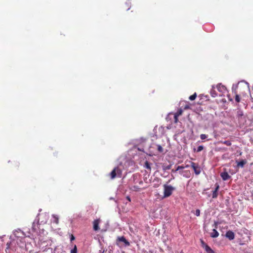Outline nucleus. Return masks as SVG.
Segmentation results:
<instances>
[{"label": "nucleus", "instance_id": "nucleus-1", "mask_svg": "<svg viewBox=\"0 0 253 253\" xmlns=\"http://www.w3.org/2000/svg\"><path fill=\"white\" fill-rule=\"evenodd\" d=\"M13 237L12 240L6 244L7 247L5 249L6 253H12L16 251L17 247L23 248L25 246L24 233L20 229L16 230L13 232Z\"/></svg>", "mask_w": 253, "mask_h": 253}, {"label": "nucleus", "instance_id": "nucleus-2", "mask_svg": "<svg viewBox=\"0 0 253 253\" xmlns=\"http://www.w3.org/2000/svg\"><path fill=\"white\" fill-rule=\"evenodd\" d=\"M236 118L240 127L244 126L247 122V116L244 114L243 111L240 109H238L236 113Z\"/></svg>", "mask_w": 253, "mask_h": 253}, {"label": "nucleus", "instance_id": "nucleus-3", "mask_svg": "<svg viewBox=\"0 0 253 253\" xmlns=\"http://www.w3.org/2000/svg\"><path fill=\"white\" fill-rule=\"evenodd\" d=\"M170 180H169L167 184L163 185L164 187V195L163 198H168L169 197L172 193L173 191L175 190V187L170 185H168V183L170 182Z\"/></svg>", "mask_w": 253, "mask_h": 253}, {"label": "nucleus", "instance_id": "nucleus-4", "mask_svg": "<svg viewBox=\"0 0 253 253\" xmlns=\"http://www.w3.org/2000/svg\"><path fill=\"white\" fill-rule=\"evenodd\" d=\"M116 244L117 246L121 248L126 247L130 246V243L126 239L124 236H118L116 240Z\"/></svg>", "mask_w": 253, "mask_h": 253}, {"label": "nucleus", "instance_id": "nucleus-5", "mask_svg": "<svg viewBox=\"0 0 253 253\" xmlns=\"http://www.w3.org/2000/svg\"><path fill=\"white\" fill-rule=\"evenodd\" d=\"M39 225V219L37 218V217L34 221L32 224V231L34 233H38V229Z\"/></svg>", "mask_w": 253, "mask_h": 253}, {"label": "nucleus", "instance_id": "nucleus-6", "mask_svg": "<svg viewBox=\"0 0 253 253\" xmlns=\"http://www.w3.org/2000/svg\"><path fill=\"white\" fill-rule=\"evenodd\" d=\"M216 88L218 91L221 93V94H219V96H222L227 92L226 87L224 85H222L221 84H218L216 86Z\"/></svg>", "mask_w": 253, "mask_h": 253}, {"label": "nucleus", "instance_id": "nucleus-7", "mask_svg": "<svg viewBox=\"0 0 253 253\" xmlns=\"http://www.w3.org/2000/svg\"><path fill=\"white\" fill-rule=\"evenodd\" d=\"M191 166L193 168L194 172L196 175H199L201 173V168L199 166L198 164H196L194 162H192Z\"/></svg>", "mask_w": 253, "mask_h": 253}, {"label": "nucleus", "instance_id": "nucleus-8", "mask_svg": "<svg viewBox=\"0 0 253 253\" xmlns=\"http://www.w3.org/2000/svg\"><path fill=\"white\" fill-rule=\"evenodd\" d=\"M220 175L224 181L227 180L231 178V176L226 172L223 171L220 173Z\"/></svg>", "mask_w": 253, "mask_h": 253}, {"label": "nucleus", "instance_id": "nucleus-9", "mask_svg": "<svg viewBox=\"0 0 253 253\" xmlns=\"http://www.w3.org/2000/svg\"><path fill=\"white\" fill-rule=\"evenodd\" d=\"M225 237L229 240H232L235 238V234L233 231L229 230L226 232Z\"/></svg>", "mask_w": 253, "mask_h": 253}, {"label": "nucleus", "instance_id": "nucleus-10", "mask_svg": "<svg viewBox=\"0 0 253 253\" xmlns=\"http://www.w3.org/2000/svg\"><path fill=\"white\" fill-rule=\"evenodd\" d=\"M215 188L214 190L212 192V198H216L217 197V191L219 189V186L218 184H215Z\"/></svg>", "mask_w": 253, "mask_h": 253}, {"label": "nucleus", "instance_id": "nucleus-11", "mask_svg": "<svg viewBox=\"0 0 253 253\" xmlns=\"http://www.w3.org/2000/svg\"><path fill=\"white\" fill-rule=\"evenodd\" d=\"M153 148L155 149H157L158 152L159 153H162L163 152V147L159 144H153Z\"/></svg>", "mask_w": 253, "mask_h": 253}, {"label": "nucleus", "instance_id": "nucleus-12", "mask_svg": "<svg viewBox=\"0 0 253 253\" xmlns=\"http://www.w3.org/2000/svg\"><path fill=\"white\" fill-rule=\"evenodd\" d=\"M247 162L245 160H242L238 162H237V165L236 167H241L243 168L245 166V165L246 164Z\"/></svg>", "mask_w": 253, "mask_h": 253}, {"label": "nucleus", "instance_id": "nucleus-13", "mask_svg": "<svg viewBox=\"0 0 253 253\" xmlns=\"http://www.w3.org/2000/svg\"><path fill=\"white\" fill-rule=\"evenodd\" d=\"M93 229L95 230V231H97L99 229V220H95L94 221H93Z\"/></svg>", "mask_w": 253, "mask_h": 253}, {"label": "nucleus", "instance_id": "nucleus-14", "mask_svg": "<svg viewBox=\"0 0 253 253\" xmlns=\"http://www.w3.org/2000/svg\"><path fill=\"white\" fill-rule=\"evenodd\" d=\"M218 235H219L218 232L215 229H213L212 230V232L211 233V237L212 238H216L218 236Z\"/></svg>", "mask_w": 253, "mask_h": 253}, {"label": "nucleus", "instance_id": "nucleus-15", "mask_svg": "<svg viewBox=\"0 0 253 253\" xmlns=\"http://www.w3.org/2000/svg\"><path fill=\"white\" fill-rule=\"evenodd\" d=\"M183 112L182 109H179L175 114H174V120L175 122H176L177 121V117L181 115Z\"/></svg>", "mask_w": 253, "mask_h": 253}, {"label": "nucleus", "instance_id": "nucleus-16", "mask_svg": "<svg viewBox=\"0 0 253 253\" xmlns=\"http://www.w3.org/2000/svg\"><path fill=\"white\" fill-rule=\"evenodd\" d=\"M214 87L213 85L212 86V88L211 90L210 93L212 97H215L217 96V94L216 93L215 90H214Z\"/></svg>", "mask_w": 253, "mask_h": 253}, {"label": "nucleus", "instance_id": "nucleus-17", "mask_svg": "<svg viewBox=\"0 0 253 253\" xmlns=\"http://www.w3.org/2000/svg\"><path fill=\"white\" fill-rule=\"evenodd\" d=\"M116 170L117 168H115L110 173V175L112 179L114 178L117 176Z\"/></svg>", "mask_w": 253, "mask_h": 253}, {"label": "nucleus", "instance_id": "nucleus-18", "mask_svg": "<svg viewBox=\"0 0 253 253\" xmlns=\"http://www.w3.org/2000/svg\"><path fill=\"white\" fill-rule=\"evenodd\" d=\"M42 215L44 217V220H41V224H44V223H45L47 222V220L48 219V217H49L48 215L47 214H46V213H44Z\"/></svg>", "mask_w": 253, "mask_h": 253}, {"label": "nucleus", "instance_id": "nucleus-19", "mask_svg": "<svg viewBox=\"0 0 253 253\" xmlns=\"http://www.w3.org/2000/svg\"><path fill=\"white\" fill-rule=\"evenodd\" d=\"M204 249L207 253H214V251L208 245L205 246Z\"/></svg>", "mask_w": 253, "mask_h": 253}, {"label": "nucleus", "instance_id": "nucleus-20", "mask_svg": "<svg viewBox=\"0 0 253 253\" xmlns=\"http://www.w3.org/2000/svg\"><path fill=\"white\" fill-rule=\"evenodd\" d=\"M131 189L132 191L138 192L140 191L142 189L137 185H134L131 187Z\"/></svg>", "mask_w": 253, "mask_h": 253}, {"label": "nucleus", "instance_id": "nucleus-21", "mask_svg": "<svg viewBox=\"0 0 253 253\" xmlns=\"http://www.w3.org/2000/svg\"><path fill=\"white\" fill-rule=\"evenodd\" d=\"M172 165H169L168 166L163 165L162 166V169L164 171H166L167 170H169L171 169Z\"/></svg>", "mask_w": 253, "mask_h": 253}, {"label": "nucleus", "instance_id": "nucleus-22", "mask_svg": "<svg viewBox=\"0 0 253 253\" xmlns=\"http://www.w3.org/2000/svg\"><path fill=\"white\" fill-rule=\"evenodd\" d=\"M220 143L225 144L227 146H231V141L230 140H225V141H221Z\"/></svg>", "mask_w": 253, "mask_h": 253}, {"label": "nucleus", "instance_id": "nucleus-23", "mask_svg": "<svg viewBox=\"0 0 253 253\" xmlns=\"http://www.w3.org/2000/svg\"><path fill=\"white\" fill-rule=\"evenodd\" d=\"M52 217L54 218L53 222H55L56 224L58 223V216L57 215L55 214H52Z\"/></svg>", "mask_w": 253, "mask_h": 253}, {"label": "nucleus", "instance_id": "nucleus-24", "mask_svg": "<svg viewBox=\"0 0 253 253\" xmlns=\"http://www.w3.org/2000/svg\"><path fill=\"white\" fill-rule=\"evenodd\" d=\"M117 168L116 172H117V176L118 177H121L122 175V170L120 169H119L118 167H116Z\"/></svg>", "mask_w": 253, "mask_h": 253}, {"label": "nucleus", "instance_id": "nucleus-25", "mask_svg": "<svg viewBox=\"0 0 253 253\" xmlns=\"http://www.w3.org/2000/svg\"><path fill=\"white\" fill-rule=\"evenodd\" d=\"M197 96V94H196V93H195L194 94L190 96V97H189V99L190 100H194L195 99L196 97Z\"/></svg>", "mask_w": 253, "mask_h": 253}, {"label": "nucleus", "instance_id": "nucleus-26", "mask_svg": "<svg viewBox=\"0 0 253 253\" xmlns=\"http://www.w3.org/2000/svg\"><path fill=\"white\" fill-rule=\"evenodd\" d=\"M144 166L147 169H151V167H150V163L147 162V161H146L145 163V165H144Z\"/></svg>", "mask_w": 253, "mask_h": 253}, {"label": "nucleus", "instance_id": "nucleus-27", "mask_svg": "<svg viewBox=\"0 0 253 253\" xmlns=\"http://www.w3.org/2000/svg\"><path fill=\"white\" fill-rule=\"evenodd\" d=\"M238 87V84H233L232 87V90L233 92H235Z\"/></svg>", "mask_w": 253, "mask_h": 253}, {"label": "nucleus", "instance_id": "nucleus-28", "mask_svg": "<svg viewBox=\"0 0 253 253\" xmlns=\"http://www.w3.org/2000/svg\"><path fill=\"white\" fill-rule=\"evenodd\" d=\"M207 137H208V135L205 134H201L200 135V138L202 140L206 139V138H207Z\"/></svg>", "mask_w": 253, "mask_h": 253}, {"label": "nucleus", "instance_id": "nucleus-29", "mask_svg": "<svg viewBox=\"0 0 253 253\" xmlns=\"http://www.w3.org/2000/svg\"><path fill=\"white\" fill-rule=\"evenodd\" d=\"M203 149H204V147H203V146H202V145H200V146H199L198 147V148H197V150H196V151H197V152H199L201 151L202 150H203Z\"/></svg>", "mask_w": 253, "mask_h": 253}, {"label": "nucleus", "instance_id": "nucleus-30", "mask_svg": "<svg viewBox=\"0 0 253 253\" xmlns=\"http://www.w3.org/2000/svg\"><path fill=\"white\" fill-rule=\"evenodd\" d=\"M71 253H77V249L76 246L71 251Z\"/></svg>", "mask_w": 253, "mask_h": 253}, {"label": "nucleus", "instance_id": "nucleus-31", "mask_svg": "<svg viewBox=\"0 0 253 253\" xmlns=\"http://www.w3.org/2000/svg\"><path fill=\"white\" fill-rule=\"evenodd\" d=\"M235 101L237 102H239L240 101V96L238 94H236V96H235Z\"/></svg>", "mask_w": 253, "mask_h": 253}, {"label": "nucleus", "instance_id": "nucleus-32", "mask_svg": "<svg viewBox=\"0 0 253 253\" xmlns=\"http://www.w3.org/2000/svg\"><path fill=\"white\" fill-rule=\"evenodd\" d=\"M195 214L196 216H199L200 215V210H199V209H197V210L195 211Z\"/></svg>", "mask_w": 253, "mask_h": 253}, {"label": "nucleus", "instance_id": "nucleus-33", "mask_svg": "<svg viewBox=\"0 0 253 253\" xmlns=\"http://www.w3.org/2000/svg\"><path fill=\"white\" fill-rule=\"evenodd\" d=\"M184 169V167L183 166H179L177 167L176 169H175L174 171H177L182 169Z\"/></svg>", "mask_w": 253, "mask_h": 253}, {"label": "nucleus", "instance_id": "nucleus-34", "mask_svg": "<svg viewBox=\"0 0 253 253\" xmlns=\"http://www.w3.org/2000/svg\"><path fill=\"white\" fill-rule=\"evenodd\" d=\"M201 244L203 248H205V246H208V245L205 243L202 240H201Z\"/></svg>", "mask_w": 253, "mask_h": 253}, {"label": "nucleus", "instance_id": "nucleus-35", "mask_svg": "<svg viewBox=\"0 0 253 253\" xmlns=\"http://www.w3.org/2000/svg\"><path fill=\"white\" fill-rule=\"evenodd\" d=\"M137 149L140 151L144 152V148L142 147H138Z\"/></svg>", "mask_w": 253, "mask_h": 253}, {"label": "nucleus", "instance_id": "nucleus-36", "mask_svg": "<svg viewBox=\"0 0 253 253\" xmlns=\"http://www.w3.org/2000/svg\"><path fill=\"white\" fill-rule=\"evenodd\" d=\"M75 240V237L73 235H72L71 237V241H73Z\"/></svg>", "mask_w": 253, "mask_h": 253}, {"label": "nucleus", "instance_id": "nucleus-37", "mask_svg": "<svg viewBox=\"0 0 253 253\" xmlns=\"http://www.w3.org/2000/svg\"><path fill=\"white\" fill-rule=\"evenodd\" d=\"M126 199L129 201L130 202L131 201L130 200V198L129 197V196H127L126 197Z\"/></svg>", "mask_w": 253, "mask_h": 253}, {"label": "nucleus", "instance_id": "nucleus-38", "mask_svg": "<svg viewBox=\"0 0 253 253\" xmlns=\"http://www.w3.org/2000/svg\"><path fill=\"white\" fill-rule=\"evenodd\" d=\"M140 141L142 142H144L145 141V139H141Z\"/></svg>", "mask_w": 253, "mask_h": 253}, {"label": "nucleus", "instance_id": "nucleus-39", "mask_svg": "<svg viewBox=\"0 0 253 253\" xmlns=\"http://www.w3.org/2000/svg\"><path fill=\"white\" fill-rule=\"evenodd\" d=\"M139 183L140 184H142V183H143V181H142V180H140V181L139 182Z\"/></svg>", "mask_w": 253, "mask_h": 253}, {"label": "nucleus", "instance_id": "nucleus-40", "mask_svg": "<svg viewBox=\"0 0 253 253\" xmlns=\"http://www.w3.org/2000/svg\"><path fill=\"white\" fill-rule=\"evenodd\" d=\"M189 174V172H188V174ZM183 176H185V177H189V175H183Z\"/></svg>", "mask_w": 253, "mask_h": 253}, {"label": "nucleus", "instance_id": "nucleus-41", "mask_svg": "<svg viewBox=\"0 0 253 253\" xmlns=\"http://www.w3.org/2000/svg\"><path fill=\"white\" fill-rule=\"evenodd\" d=\"M175 170H174L173 169L171 170V172H173V173H174L176 171H174Z\"/></svg>", "mask_w": 253, "mask_h": 253}, {"label": "nucleus", "instance_id": "nucleus-42", "mask_svg": "<svg viewBox=\"0 0 253 253\" xmlns=\"http://www.w3.org/2000/svg\"><path fill=\"white\" fill-rule=\"evenodd\" d=\"M171 179L174 178V176L172 174L171 175Z\"/></svg>", "mask_w": 253, "mask_h": 253}, {"label": "nucleus", "instance_id": "nucleus-43", "mask_svg": "<svg viewBox=\"0 0 253 253\" xmlns=\"http://www.w3.org/2000/svg\"><path fill=\"white\" fill-rule=\"evenodd\" d=\"M147 253H153V252H151V251H149V252H147Z\"/></svg>", "mask_w": 253, "mask_h": 253}, {"label": "nucleus", "instance_id": "nucleus-44", "mask_svg": "<svg viewBox=\"0 0 253 253\" xmlns=\"http://www.w3.org/2000/svg\"><path fill=\"white\" fill-rule=\"evenodd\" d=\"M113 198H110V200H113Z\"/></svg>", "mask_w": 253, "mask_h": 253}, {"label": "nucleus", "instance_id": "nucleus-45", "mask_svg": "<svg viewBox=\"0 0 253 253\" xmlns=\"http://www.w3.org/2000/svg\"><path fill=\"white\" fill-rule=\"evenodd\" d=\"M38 216H39V214H38V216H37L38 219H39L38 218Z\"/></svg>", "mask_w": 253, "mask_h": 253}, {"label": "nucleus", "instance_id": "nucleus-46", "mask_svg": "<svg viewBox=\"0 0 253 253\" xmlns=\"http://www.w3.org/2000/svg\"><path fill=\"white\" fill-rule=\"evenodd\" d=\"M0 240H1V241H2V238H0Z\"/></svg>", "mask_w": 253, "mask_h": 253}, {"label": "nucleus", "instance_id": "nucleus-47", "mask_svg": "<svg viewBox=\"0 0 253 253\" xmlns=\"http://www.w3.org/2000/svg\"><path fill=\"white\" fill-rule=\"evenodd\" d=\"M129 9H130V8H129V7H128V8L127 9V10H129Z\"/></svg>", "mask_w": 253, "mask_h": 253}, {"label": "nucleus", "instance_id": "nucleus-48", "mask_svg": "<svg viewBox=\"0 0 253 253\" xmlns=\"http://www.w3.org/2000/svg\"><path fill=\"white\" fill-rule=\"evenodd\" d=\"M188 107L187 106H186L185 108H188Z\"/></svg>", "mask_w": 253, "mask_h": 253}]
</instances>
